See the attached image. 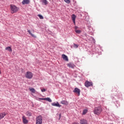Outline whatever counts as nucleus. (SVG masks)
<instances>
[{"instance_id":"nucleus-1","label":"nucleus","mask_w":124,"mask_h":124,"mask_svg":"<svg viewBox=\"0 0 124 124\" xmlns=\"http://www.w3.org/2000/svg\"><path fill=\"white\" fill-rule=\"evenodd\" d=\"M10 8H11V13H12V14L18 12V10H19V8L17 7L16 6L13 4H11L10 5Z\"/></svg>"},{"instance_id":"nucleus-2","label":"nucleus","mask_w":124,"mask_h":124,"mask_svg":"<svg viewBox=\"0 0 124 124\" xmlns=\"http://www.w3.org/2000/svg\"><path fill=\"white\" fill-rule=\"evenodd\" d=\"M94 114L97 115V116L100 115L101 112H102V108L100 107L95 108L94 109Z\"/></svg>"},{"instance_id":"nucleus-3","label":"nucleus","mask_w":124,"mask_h":124,"mask_svg":"<svg viewBox=\"0 0 124 124\" xmlns=\"http://www.w3.org/2000/svg\"><path fill=\"white\" fill-rule=\"evenodd\" d=\"M42 116L39 115L36 118V124H42Z\"/></svg>"},{"instance_id":"nucleus-4","label":"nucleus","mask_w":124,"mask_h":124,"mask_svg":"<svg viewBox=\"0 0 124 124\" xmlns=\"http://www.w3.org/2000/svg\"><path fill=\"white\" fill-rule=\"evenodd\" d=\"M32 76H33V75L31 72H27L26 74H25V77H26L27 79H31Z\"/></svg>"},{"instance_id":"nucleus-5","label":"nucleus","mask_w":124,"mask_h":124,"mask_svg":"<svg viewBox=\"0 0 124 124\" xmlns=\"http://www.w3.org/2000/svg\"><path fill=\"white\" fill-rule=\"evenodd\" d=\"M85 87H86V88H89V87H91V86H93V82L86 81L85 82Z\"/></svg>"},{"instance_id":"nucleus-6","label":"nucleus","mask_w":124,"mask_h":124,"mask_svg":"<svg viewBox=\"0 0 124 124\" xmlns=\"http://www.w3.org/2000/svg\"><path fill=\"white\" fill-rule=\"evenodd\" d=\"M80 92L81 91L80 90V89L78 88H75L74 90L73 91V93H78V95H80Z\"/></svg>"},{"instance_id":"nucleus-7","label":"nucleus","mask_w":124,"mask_h":124,"mask_svg":"<svg viewBox=\"0 0 124 124\" xmlns=\"http://www.w3.org/2000/svg\"><path fill=\"white\" fill-rule=\"evenodd\" d=\"M80 124H88V121L86 119H81L80 120Z\"/></svg>"},{"instance_id":"nucleus-8","label":"nucleus","mask_w":124,"mask_h":124,"mask_svg":"<svg viewBox=\"0 0 124 124\" xmlns=\"http://www.w3.org/2000/svg\"><path fill=\"white\" fill-rule=\"evenodd\" d=\"M22 121H23V124H28V123H29V121L27 120V118L25 116H23L22 117Z\"/></svg>"},{"instance_id":"nucleus-9","label":"nucleus","mask_w":124,"mask_h":124,"mask_svg":"<svg viewBox=\"0 0 124 124\" xmlns=\"http://www.w3.org/2000/svg\"><path fill=\"white\" fill-rule=\"evenodd\" d=\"M30 2H31V1L30 0H23L22 1V3L23 5L29 4L30 3Z\"/></svg>"},{"instance_id":"nucleus-10","label":"nucleus","mask_w":124,"mask_h":124,"mask_svg":"<svg viewBox=\"0 0 124 124\" xmlns=\"http://www.w3.org/2000/svg\"><path fill=\"white\" fill-rule=\"evenodd\" d=\"M5 116H6V114H5V112L0 113V121L1 120V119H3V118H4Z\"/></svg>"},{"instance_id":"nucleus-11","label":"nucleus","mask_w":124,"mask_h":124,"mask_svg":"<svg viewBox=\"0 0 124 124\" xmlns=\"http://www.w3.org/2000/svg\"><path fill=\"white\" fill-rule=\"evenodd\" d=\"M62 58L63 60H64V61H65L66 62H68V57H67L66 55L62 54Z\"/></svg>"},{"instance_id":"nucleus-12","label":"nucleus","mask_w":124,"mask_h":124,"mask_svg":"<svg viewBox=\"0 0 124 124\" xmlns=\"http://www.w3.org/2000/svg\"><path fill=\"white\" fill-rule=\"evenodd\" d=\"M67 65L68 67H70V68H74L75 66V65L72 63H69L67 64Z\"/></svg>"},{"instance_id":"nucleus-13","label":"nucleus","mask_w":124,"mask_h":124,"mask_svg":"<svg viewBox=\"0 0 124 124\" xmlns=\"http://www.w3.org/2000/svg\"><path fill=\"white\" fill-rule=\"evenodd\" d=\"M51 105H52V106H56L57 107H59V108L62 107V106H61L60 105V104H59V102H57V103H52L51 104Z\"/></svg>"},{"instance_id":"nucleus-14","label":"nucleus","mask_w":124,"mask_h":124,"mask_svg":"<svg viewBox=\"0 0 124 124\" xmlns=\"http://www.w3.org/2000/svg\"><path fill=\"white\" fill-rule=\"evenodd\" d=\"M61 104H63L64 105H68V102L65 100H62L61 101Z\"/></svg>"},{"instance_id":"nucleus-15","label":"nucleus","mask_w":124,"mask_h":124,"mask_svg":"<svg viewBox=\"0 0 124 124\" xmlns=\"http://www.w3.org/2000/svg\"><path fill=\"white\" fill-rule=\"evenodd\" d=\"M28 32L32 36V37H34V38H36V36H35L34 34H32L31 32V30H28Z\"/></svg>"},{"instance_id":"nucleus-16","label":"nucleus","mask_w":124,"mask_h":124,"mask_svg":"<svg viewBox=\"0 0 124 124\" xmlns=\"http://www.w3.org/2000/svg\"><path fill=\"white\" fill-rule=\"evenodd\" d=\"M72 21H73V23L75 25V19H76V16H75V15L74 14L72 15Z\"/></svg>"},{"instance_id":"nucleus-17","label":"nucleus","mask_w":124,"mask_h":124,"mask_svg":"<svg viewBox=\"0 0 124 124\" xmlns=\"http://www.w3.org/2000/svg\"><path fill=\"white\" fill-rule=\"evenodd\" d=\"M5 50L9 51V52H12V49L11 48V47H10V46H8V47H6Z\"/></svg>"},{"instance_id":"nucleus-18","label":"nucleus","mask_w":124,"mask_h":124,"mask_svg":"<svg viewBox=\"0 0 124 124\" xmlns=\"http://www.w3.org/2000/svg\"><path fill=\"white\" fill-rule=\"evenodd\" d=\"M45 100H46V101H48V102H52V100L49 97L45 98Z\"/></svg>"},{"instance_id":"nucleus-19","label":"nucleus","mask_w":124,"mask_h":124,"mask_svg":"<svg viewBox=\"0 0 124 124\" xmlns=\"http://www.w3.org/2000/svg\"><path fill=\"white\" fill-rule=\"evenodd\" d=\"M26 115L28 116V117H31V116L32 114L31 112H30V111H27L26 112Z\"/></svg>"},{"instance_id":"nucleus-20","label":"nucleus","mask_w":124,"mask_h":124,"mask_svg":"<svg viewBox=\"0 0 124 124\" xmlns=\"http://www.w3.org/2000/svg\"><path fill=\"white\" fill-rule=\"evenodd\" d=\"M42 2L45 4V5H46V4H48V1L47 0H42Z\"/></svg>"},{"instance_id":"nucleus-21","label":"nucleus","mask_w":124,"mask_h":124,"mask_svg":"<svg viewBox=\"0 0 124 124\" xmlns=\"http://www.w3.org/2000/svg\"><path fill=\"white\" fill-rule=\"evenodd\" d=\"M88 113V109H84L82 112V115H86Z\"/></svg>"},{"instance_id":"nucleus-22","label":"nucleus","mask_w":124,"mask_h":124,"mask_svg":"<svg viewBox=\"0 0 124 124\" xmlns=\"http://www.w3.org/2000/svg\"><path fill=\"white\" fill-rule=\"evenodd\" d=\"M38 16L41 20H43V19H44V17L41 15H38Z\"/></svg>"},{"instance_id":"nucleus-23","label":"nucleus","mask_w":124,"mask_h":124,"mask_svg":"<svg viewBox=\"0 0 124 124\" xmlns=\"http://www.w3.org/2000/svg\"><path fill=\"white\" fill-rule=\"evenodd\" d=\"M30 91H31V92L32 93H35V89H34V88H30Z\"/></svg>"},{"instance_id":"nucleus-24","label":"nucleus","mask_w":124,"mask_h":124,"mask_svg":"<svg viewBox=\"0 0 124 124\" xmlns=\"http://www.w3.org/2000/svg\"><path fill=\"white\" fill-rule=\"evenodd\" d=\"M65 2H66V3H68L69 4L70 3V0H64Z\"/></svg>"},{"instance_id":"nucleus-25","label":"nucleus","mask_w":124,"mask_h":124,"mask_svg":"<svg viewBox=\"0 0 124 124\" xmlns=\"http://www.w3.org/2000/svg\"><path fill=\"white\" fill-rule=\"evenodd\" d=\"M75 31L77 33H81L80 30H76Z\"/></svg>"},{"instance_id":"nucleus-26","label":"nucleus","mask_w":124,"mask_h":124,"mask_svg":"<svg viewBox=\"0 0 124 124\" xmlns=\"http://www.w3.org/2000/svg\"><path fill=\"white\" fill-rule=\"evenodd\" d=\"M78 46H78V45L74 44V48H78Z\"/></svg>"},{"instance_id":"nucleus-27","label":"nucleus","mask_w":124,"mask_h":124,"mask_svg":"<svg viewBox=\"0 0 124 124\" xmlns=\"http://www.w3.org/2000/svg\"><path fill=\"white\" fill-rule=\"evenodd\" d=\"M41 92H42V93H44V92H46V89H42Z\"/></svg>"},{"instance_id":"nucleus-28","label":"nucleus","mask_w":124,"mask_h":124,"mask_svg":"<svg viewBox=\"0 0 124 124\" xmlns=\"http://www.w3.org/2000/svg\"><path fill=\"white\" fill-rule=\"evenodd\" d=\"M41 100H45V98H39Z\"/></svg>"},{"instance_id":"nucleus-29","label":"nucleus","mask_w":124,"mask_h":124,"mask_svg":"<svg viewBox=\"0 0 124 124\" xmlns=\"http://www.w3.org/2000/svg\"><path fill=\"white\" fill-rule=\"evenodd\" d=\"M33 32H34V30H32Z\"/></svg>"}]
</instances>
